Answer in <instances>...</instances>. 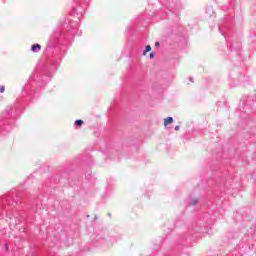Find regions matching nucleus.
Listing matches in <instances>:
<instances>
[{"mask_svg":"<svg viewBox=\"0 0 256 256\" xmlns=\"http://www.w3.org/2000/svg\"><path fill=\"white\" fill-rule=\"evenodd\" d=\"M5 247H6L7 250L9 249V245L5 244Z\"/></svg>","mask_w":256,"mask_h":256,"instance_id":"nucleus-10","label":"nucleus"},{"mask_svg":"<svg viewBox=\"0 0 256 256\" xmlns=\"http://www.w3.org/2000/svg\"><path fill=\"white\" fill-rule=\"evenodd\" d=\"M75 125H77L78 127H81V125H83V120H76Z\"/></svg>","mask_w":256,"mask_h":256,"instance_id":"nucleus-4","label":"nucleus"},{"mask_svg":"<svg viewBox=\"0 0 256 256\" xmlns=\"http://www.w3.org/2000/svg\"><path fill=\"white\" fill-rule=\"evenodd\" d=\"M149 51H151V46L147 45L144 52H143V55H147V53H149Z\"/></svg>","mask_w":256,"mask_h":256,"instance_id":"nucleus-3","label":"nucleus"},{"mask_svg":"<svg viewBox=\"0 0 256 256\" xmlns=\"http://www.w3.org/2000/svg\"><path fill=\"white\" fill-rule=\"evenodd\" d=\"M180 127L179 126H176L175 127V131H179Z\"/></svg>","mask_w":256,"mask_h":256,"instance_id":"nucleus-9","label":"nucleus"},{"mask_svg":"<svg viewBox=\"0 0 256 256\" xmlns=\"http://www.w3.org/2000/svg\"><path fill=\"white\" fill-rule=\"evenodd\" d=\"M155 57L154 53H150V59H153Z\"/></svg>","mask_w":256,"mask_h":256,"instance_id":"nucleus-7","label":"nucleus"},{"mask_svg":"<svg viewBox=\"0 0 256 256\" xmlns=\"http://www.w3.org/2000/svg\"><path fill=\"white\" fill-rule=\"evenodd\" d=\"M173 123V117H167L164 119V127H167V125H171Z\"/></svg>","mask_w":256,"mask_h":256,"instance_id":"nucleus-1","label":"nucleus"},{"mask_svg":"<svg viewBox=\"0 0 256 256\" xmlns=\"http://www.w3.org/2000/svg\"><path fill=\"white\" fill-rule=\"evenodd\" d=\"M37 49H38V51H41V45L36 44V45H33V46H32V51H33V53H35V51H37Z\"/></svg>","mask_w":256,"mask_h":256,"instance_id":"nucleus-2","label":"nucleus"},{"mask_svg":"<svg viewBox=\"0 0 256 256\" xmlns=\"http://www.w3.org/2000/svg\"><path fill=\"white\" fill-rule=\"evenodd\" d=\"M156 47H159L161 44L159 42L155 43Z\"/></svg>","mask_w":256,"mask_h":256,"instance_id":"nucleus-8","label":"nucleus"},{"mask_svg":"<svg viewBox=\"0 0 256 256\" xmlns=\"http://www.w3.org/2000/svg\"><path fill=\"white\" fill-rule=\"evenodd\" d=\"M0 93H5V86L0 87Z\"/></svg>","mask_w":256,"mask_h":256,"instance_id":"nucleus-6","label":"nucleus"},{"mask_svg":"<svg viewBox=\"0 0 256 256\" xmlns=\"http://www.w3.org/2000/svg\"><path fill=\"white\" fill-rule=\"evenodd\" d=\"M197 203H199V199L194 198V199L192 200V205H197Z\"/></svg>","mask_w":256,"mask_h":256,"instance_id":"nucleus-5","label":"nucleus"}]
</instances>
